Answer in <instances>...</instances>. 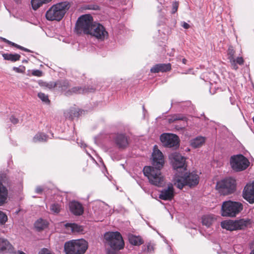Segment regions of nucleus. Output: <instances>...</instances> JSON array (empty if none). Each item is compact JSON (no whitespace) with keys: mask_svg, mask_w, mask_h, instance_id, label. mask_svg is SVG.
<instances>
[{"mask_svg":"<svg viewBox=\"0 0 254 254\" xmlns=\"http://www.w3.org/2000/svg\"><path fill=\"white\" fill-rule=\"evenodd\" d=\"M152 157V166H145L143 169V174L151 185L163 187L165 184V179L161 169L164 164V159L162 153L158 149L156 145L154 146Z\"/></svg>","mask_w":254,"mask_h":254,"instance_id":"obj_1","label":"nucleus"},{"mask_svg":"<svg viewBox=\"0 0 254 254\" xmlns=\"http://www.w3.org/2000/svg\"><path fill=\"white\" fill-rule=\"evenodd\" d=\"M75 28L84 34H90L98 39L103 40L108 36L104 27L99 23H94L93 17L89 14L80 16L76 23Z\"/></svg>","mask_w":254,"mask_h":254,"instance_id":"obj_2","label":"nucleus"},{"mask_svg":"<svg viewBox=\"0 0 254 254\" xmlns=\"http://www.w3.org/2000/svg\"><path fill=\"white\" fill-rule=\"evenodd\" d=\"M56 88L60 92L66 96L73 94H83L87 92H92L95 91L93 87L75 86L71 87L70 83L66 79L58 80L56 81Z\"/></svg>","mask_w":254,"mask_h":254,"instance_id":"obj_3","label":"nucleus"},{"mask_svg":"<svg viewBox=\"0 0 254 254\" xmlns=\"http://www.w3.org/2000/svg\"><path fill=\"white\" fill-rule=\"evenodd\" d=\"M106 243L110 247L107 249V254H120L119 251L123 249L125 244L123 237L119 232H108L104 235Z\"/></svg>","mask_w":254,"mask_h":254,"instance_id":"obj_4","label":"nucleus"},{"mask_svg":"<svg viewBox=\"0 0 254 254\" xmlns=\"http://www.w3.org/2000/svg\"><path fill=\"white\" fill-rule=\"evenodd\" d=\"M70 7L67 1L59 2L53 5L46 12V18L49 21H60Z\"/></svg>","mask_w":254,"mask_h":254,"instance_id":"obj_5","label":"nucleus"},{"mask_svg":"<svg viewBox=\"0 0 254 254\" xmlns=\"http://www.w3.org/2000/svg\"><path fill=\"white\" fill-rule=\"evenodd\" d=\"M87 248V242L83 239L71 240L64 245L65 254H84Z\"/></svg>","mask_w":254,"mask_h":254,"instance_id":"obj_6","label":"nucleus"},{"mask_svg":"<svg viewBox=\"0 0 254 254\" xmlns=\"http://www.w3.org/2000/svg\"><path fill=\"white\" fill-rule=\"evenodd\" d=\"M243 209V205L240 202L231 200L226 201L223 202L222 204L221 214L224 217H234Z\"/></svg>","mask_w":254,"mask_h":254,"instance_id":"obj_7","label":"nucleus"},{"mask_svg":"<svg viewBox=\"0 0 254 254\" xmlns=\"http://www.w3.org/2000/svg\"><path fill=\"white\" fill-rule=\"evenodd\" d=\"M250 164L248 158L241 154L233 155L230 158V165L232 170L239 172L247 169Z\"/></svg>","mask_w":254,"mask_h":254,"instance_id":"obj_8","label":"nucleus"},{"mask_svg":"<svg viewBox=\"0 0 254 254\" xmlns=\"http://www.w3.org/2000/svg\"><path fill=\"white\" fill-rule=\"evenodd\" d=\"M236 181L232 178H225L217 182L216 187L219 192L223 195L233 193L236 190Z\"/></svg>","mask_w":254,"mask_h":254,"instance_id":"obj_9","label":"nucleus"},{"mask_svg":"<svg viewBox=\"0 0 254 254\" xmlns=\"http://www.w3.org/2000/svg\"><path fill=\"white\" fill-rule=\"evenodd\" d=\"M160 139L164 147L176 149L179 146V138L176 134L168 133H163L160 135Z\"/></svg>","mask_w":254,"mask_h":254,"instance_id":"obj_10","label":"nucleus"},{"mask_svg":"<svg viewBox=\"0 0 254 254\" xmlns=\"http://www.w3.org/2000/svg\"><path fill=\"white\" fill-rule=\"evenodd\" d=\"M248 224V221L244 219L239 220H226L221 222V226L223 229H225L231 231L243 230L245 229Z\"/></svg>","mask_w":254,"mask_h":254,"instance_id":"obj_11","label":"nucleus"},{"mask_svg":"<svg viewBox=\"0 0 254 254\" xmlns=\"http://www.w3.org/2000/svg\"><path fill=\"white\" fill-rule=\"evenodd\" d=\"M8 179L6 174L0 172V206L7 202L8 197V190L3 184L8 183Z\"/></svg>","mask_w":254,"mask_h":254,"instance_id":"obj_12","label":"nucleus"},{"mask_svg":"<svg viewBox=\"0 0 254 254\" xmlns=\"http://www.w3.org/2000/svg\"><path fill=\"white\" fill-rule=\"evenodd\" d=\"M172 162L173 168L177 171L182 170L184 172L187 170L186 165V158L180 153L175 152L171 154Z\"/></svg>","mask_w":254,"mask_h":254,"instance_id":"obj_13","label":"nucleus"},{"mask_svg":"<svg viewBox=\"0 0 254 254\" xmlns=\"http://www.w3.org/2000/svg\"><path fill=\"white\" fill-rule=\"evenodd\" d=\"M235 51L233 46H230L227 51L228 59L229 60L231 67L234 70L238 69L237 64L243 65L244 64V60L242 57H237L236 59L234 58Z\"/></svg>","mask_w":254,"mask_h":254,"instance_id":"obj_14","label":"nucleus"},{"mask_svg":"<svg viewBox=\"0 0 254 254\" xmlns=\"http://www.w3.org/2000/svg\"><path fill=\"white\" fill-rule=\"evenodd\" d=\"M175 195L174 189L172 184L160 191L159 198L164 200H171Z\"/></svg>","mask_w":254,"mask_h":254,"instance_id":"obj_15","label":"nucleus"},{"mask_svg":"<svg viewBox=\"0 0 254 254\" xmlns=\"http://www.w3.org/2000/svg\"><path fill=\"white\" fill-rule=\"evenodd\" d=\"M243 197L250 203H254V183L247 185L243 191Z\"/></svg>","mask_w":254,"mask_h":254,"instance_id":"obj_16","label":"nucleus"},{"mask_svg":"<svg viewBox=\"0 0 254 254\" xmlns=\"http://www.w3.org/2000/svg\"><path fill=\"white\" fill-rule=\"evenodd\" d=\"M114 141L120 149H124L128 145V141L127 136L123 133L117 134L114 137Z\"/></svg>","mask_w":254,"mask_h":254,"instance_id":"obj_17","label":"nucleus"},{"mask_svg":"<svg viewBox=\"0 0 254 254\" xmlns=\"http://www.w3.org/2000/svg\"><path fill=\"white\" fill-rule=\"evenodd\" d=\"M187 185L190 187H194L199 183V177L195 172L185 173L183 174Z\"/></svg>","mask_w":254,"mask_h":254,"instance_id":"obj_18","label":"nucleus"},{"mask_svg":"<svg viewBox=\"0 0 254 254\" xmlns=\"http://www.w3.org/2000/svg\"><path fill=\"white\" fill-rule=\"evenodd\" d=\"M69 207L70 211L75 215H81L84 212L82 205L77 201L73 200L70 202Z\"/></svg>","mask_w":254,"mask_h":254,"instance_id":"obj_19","label":"nucleus"},{"mask_svg":"<svg viewBox=\"0 0 254 254\" xmlns=\"http://www.w3.org/2000/svg\"><path fill=\"white\" fill-rule=\"evenodd\" d=\"M171 69V64H158L154 65L151 69L152 73L164 72L170 71Z\"/></svg>","mask_w":254,"mask_h":254,"instance_id":"obj_20","label":"nucleus"},{"mask_svg":"<svg viewBox=\"0 0 254 254\" xmlns=\"http://www.w3.org/2000/svg\"><path fill=\"white\" fill-rule=\"evenodd\" d=\"M13 247L10 243L4 238H0V251L2 252H13Z\"/></svg>","mask_w":254,"mask_h":254,"instance_id":"obj_21","label":"nucleus"},{"mask_svg":"<svg viewBox=\"0 0 254 254\" xmlns=\"http://www.w3.org/2000/svg\"><path fill=\"white\" fill-rule=\"evenodd\" d=\"M168 120L169 123L170 124H171L177 121H183L185 122H187V118L183 114H176L170 116Z\"/></svg>","mask_w":254,"mask_h":254,"instance_id":"obj_22","label":"nucleus"},{"mask_svg":"<svg viewBox=\"0 0 254 254\" xmlns=\"http://www.w3.org/2000/svg\"><path fill=\"white\" fill-rule=\"evenodd\" d=\"M129 243L134 246H139L143 243L142 239L139 236L129 234L128 236Z\"/></svg>","mask_w":254,"mask_h":254,"instance_id":"obj_23","label":"nucleus"},{"mask_svg":"<svg viewBox=\"0 0 254 254\" xmlns=\"http://www.w3.org/2000/svg\"><path fill=\"white\" fill-rule=\"evenodd\" d=\"M2 56L4 60L10 61L12 62H15L20 60V55L18 54H9V53H3L2 54Z\"/></svg>","mask_w":254,"mask_h":254,"instance_id":"obj_24","label":"nucleus"},{"mask_svg":"<svg viewBox=\"0 0 254 254\" xmlns=\"http://www.w3.org/2000/svg\"><path fill=\"white\" fill-rule=\"evenodd\" d=\"M48 226L47 222L41 218L38 219L34 224V227L38 231H41Z\"/></svg>","mask_w":254,"mask_h":254,"instance_id":"obj_25","label":"nucleus"},{"mask_svg":"<svg viewBox=\"0 0 254 254\" xmlns=\"http://www.w3.org/2000/svg\"><path fill=\"white\" fill-rule=\"evenodd\" d=\"M52 0H31V3L32 8L36 10L44 4L50 2Z\"/></svg>","mask_w":254,"mask_h":254,"instance_id":"obj_26","label":"nucleus"},{"mask_svg":"<svg viewBox=\"0 0 254 254\" xmlns=\"http://www.w3.org/2000/svg\"><path fill=\"white\" fill-rule=\"evenodd\" d=\"M205 142V138L202 136H198L192 139L190 145L193 148H197L201 146Z\"/></svg>","mask_w":254,"mask_h":254,"instance_id":"obj_27","label":"nucleus"},{"mask_svg":"<svg viewBox=\"0 0 254 254\" xmlns=\"http://www.w3.org/2000/svg\"><path fill=\"white\" fill-rule=\"evenodd\" d=\"M174 184L179 189H182L185 186H187L182 173L181 175H178L176 178Z\"/></svg>","mask_w":254,"mask_h":254,"instance_id":"obj_28","label":"nucleus"},{"mask_svg":"<svg viewBox=\"0 0 254 254\" xmlns=\"http://www.w3.org/2000/svg\"><path fill=\"white\" fill-rule=\"evenodd\" d=\"M48 139V136L44 133L39 132L37 133L33 138V141L35 143L45 142Z\"/></svg>","mask_w":254,"mask_h":254,"instance_id":"obj_29","label":"nucleus"},{"mask_svg":"<svg viewBox=\"0 0 254 254\" xmlns=\"http://www.w3.org/2000/svg\"><path fill=\"white\" fill-rule=\"evenodd\" d=\"M213 221V218L210 215H205L202 217V224L205 225L207 227H209Z\"/></svg>","mask_w":254,"mask_h":254,"instance_id":"obj_30","label":"nucleus"},{"mask_svg":"<svg viewBox=\"0 0 254 254\" xmlns=\"http://www.w3.org/2000/svg\"><path fill=\"white\" fill-rule=\"evenodd\" d=\"M39 85L41 87L48 88L49 89H52L56 87V82L50 81L49 82L40 81L39 82Z\"/></svg>","mask_w":254,"mask_h":254,"instance_id":"obj_31","label":"nucleus"},{"mask_svg":"<svg viewBox=\"0 0 254 254\" xmlns=\"http://www.w3.org/2000/svg\"><path fill=\"white\" fill-rule=\"evenodd\" d=\"M51 211L54 213H58L60 212V206L58 203L52 204L50 208Z\"/></svg>","mask_w":254,"mask_h":254,"instance_id":"obj_32","label":"nucleus"},{"mask_svg":"<svg viewBox=\"0 0 254 254\" xmlns=\"http://www.w3.org/2000/svg\"><path fill=\"white\" fill-rule=\"evenodd\" d=\"M38 97L44 102L47 104L50 103V100L48 98V95L45 94L40 92L38 94Z\"/></svg>","mask_w":254,"mask_h":254,"instance_id":"obj_33","label":"nucleus"},{"mask_svg":"<svg viewBox=\"0 0 254 254\" xmlns=\"http://www.w3.org/2000/svg\"><path fill=\"white\" fill-rule=\"evenodd\" d=\"M71 230L74 232H80L83 231V227L81 226L78 225L76 224H71Z\"/></svg>","mask_w":254,"mask_h":254,"instance_id":"obj_34","label":"nucleus"},{"mask_svg":"<svg viewBox=\"0 0 254 254\" xmlns=\"http://www.w3.org/2000/svg\"><path fill=\"white\" fill-rule=\"evenodd\" d=\"M10 45L12 46H13L18 49H20L21 50H22V51H24L25 52H32L31 51H30V50L27 49V48H25L22 46H21L17 44H15L12 42H11L10 41V43L9 44Z\"/></svg>","mask_w":254,"mask_h":254,"instance_id":"obj_35","label":"nucleus"},{"mask_svg":"<svg viewBox=\"0 0 254 254\" xmlns=\"http://www.w3.org/2000/svg\"><path fill=\"white\" fill-rule=\"evenodd\" d=\"M7 220V217L6 215L3 212L0 211V224H3Z\"/></svg>","mask_w":254,"mask_h":254,"instance_id":"obj_36","label":"nucleus"},{"mask_svg":"<svg viewBox=\"0 0 254 254\" xmlns=\"http://www.w3.org/2000/svg\"><path fill=\"white\" fill-rule=\"evenodd\" d=\"M38 254H54V253L48 249L43 248L39 252Z\"/></svg>","mask_w":254,"mask_h":254,"instance_id":"obj_37","label":"nucleus"},{"mask_svg":"<svg viewBox=\"0 0 254 254\" xmlns=\"http://www.w3.org/2000/svg\"><path fill=\"white\" fill-rule=\"evenodd\" d=\"M32 74L34 76L41 77L42 76L43 73L41 70H39V69H36V70H32Z\"/></svg>","mask_w":254,"mask_h":254,"instance_id":"obj_38","label":"nucleus"},{"mask_svg":"<svg viewBox=\"0 0 254 254\" xmlns=\"http://www.w3.org/2000/svg\"><path fill=\"white\" fill-rule=\"evenodd\" d=\"M178 7H179V2L177 1L174 2L172 4V13L174 14L176 12H177Z\"/></svg>","mask_w":254,"mask_h":254,"instance_id":"obj_39","label":"nucleus"},{"mask_svg":"<svg viewBox=\"0 0 254 254\" xmlns=\"http://www.w3.org/2000/svg\"><path fill=\"white\" fill-rule=\"evenodd\" d=\"M70 113H71V118L72 119L73 117H77L79 115V111H76L75 110H70Z\"/></svg>","mask_w":254,"mask_h":254,"instance_id":"obj_40","label":"nucleus"},{"mask_svg":"<svg viewBox=\"0 0 254 254\" xmlns=\"http://www.w3.org/2000/svg\"><path fill=\"white\" fill-rule=\"evenodd\" d=\"M9 120L14 125H16L19 123V120L13 115L10 117Z\"/></svg>","mask_w":254,"mask_h":254,"instance_id":"obj_41","label":"nucleus"},{"mask_svg":"<svg viewBox=\"0 0 254 254\" xmlns=\"http://www.w3.org/2000/svg\"><path fill=\"white\" fill-rule=\"evenodd\" d=\"M89 9H93V10H99L100 6L97 4H91L90 5Z\"/></svg>","mask_w":254,"mask_h":254,"instance_id":"obj_42","label":"nucleus"},{"mask_svg":"<svg viewBox=\"0 0 254 254\" xmlns=\"http://www.w3.org/2000/svg\"><path fill=\"white\" fill-rule=\"evenodd\" d=\"M13 70L18 73H22L23 72V70L22 69L19 68V67L15 66L13 67Z\"/></svg>","mask_w":254,"mask_h":254,"instance_id":"obj_43","label":"nucleus"},{"mask_svg":"<svg viewBox=\"0 0 254 254\" xmlns=\"http://www.w3.org/2000/svg\"><path fill=\"white\" fill-rule=\"evenodd\" d=\"M43 191V189L41 187H37L36 189L35 192L37 193H41Z\"/></svg>","mask_w":254,"mask_h":254,"instance_id":"obj_44","label":"nucleus"},{"mask_svg":"<svg viewBox=\"0 0 254 254\" xmlns=\"http://www.w3.org/2000/svg\"><path fill=\"white\" fill-rule=\"evenodd\" d=\"M182 26L185 29H189L190 28V25L186 23V22H183V24Z\"/></svg>","mask_w":254,"mask_h":254,"instance_id":"obj_45","label":"nucleus"},{"mask_svg":"<svg viewBox=\"0 0 254 254\" xmlns=\"http://www.w3.org/2000/svg\"><path fill=\"white\" fill-rule=\"evenodd\" d=\"M1 39L2 40L3 42L8 44V45H9L10 43V41L8 40L7 39L4 38H1Z\"/></svg>","mask_w":254,"mask_h":254,"instance_id":"obj_46","label":"nucleus"},{"mask_svg":"<svg viewBox=\"0 0 254 254\" xmlns=\"http://www.w3.org/2000/svg\"><path fill=\"white\" fill-rule=\"evenodd\" d=\"M230 100L231 104L234 105L235 100L233 99L232 97L230 98Z\"/></svg>","mask_w":254,"mask_h":254,"instance_id":"obj_47","label":"nucleus"},{"mask_svg":"<svg viewBox=\"0 0 254 254\" xmlns=\"http://www.w3.org/2000/svg\"><path fill=\"white\" fill-rule=\"evenodd\" d=\"M187 62L188 61H187V60L186 59L184 58V59H182V63L184 64H187Z\"/></svg>","mask_w":254,"mask_h":254,"instance_id":"obj_48","label":"nucleus"},{"mask_svg":"<svg viewBox=\"0 0 254 254\" xmlns=\"http://www.w3.org/2000/svg\"><path fill=\"white\" fill-rule=\"evenodd\" d=\"M14 1L17 3H19L21 2V0H14Z\"/></svg>","mask_w":254,"mask_h":254,"instance_id":"obj_49","label":"nucleus"},{"mask_svg":"<svg viewBox=\"0 0 254 254\" xmlns=\"http://www.w3.org/2000/svg\"><path fill=\"white\" fill-rule=\"evenodd\" d=\"M250 254H254V249L250 253Z\"/></svg>","mask_w":254,"mask_h":254,"instance_id":"obj_50","label":"nucleus"},{"mask_svg":"<svg viewBox=\"0 0 254 254\" xmlns=\"http://www.w3.org/2000/svg\"><path fill=\"white\" fill-rule=\"evenodd\" d=\"M19 254H25L24 252L20 251V252H19Z\"/></svg>","mask_w":254,"mask_h":254,"instance_id":"obj_51","label":"nucleus"},{"mask_svg":"<svg viewBox=\"0 0 254 254\" xmlns=\"http://www.w3.org/2000/svg\"><path fill=\"white\" fill-rule=\"evenodd\" d=\"M142 108H143V110H145L144 106H143Z\"/></svg>","mask_w":254,"mask_h":254,"instance_id":"obj_52","label":"nucleus"},{"mask_svg":"<svg viewBox=\"0 0 254 254\" xmlns=\"http://www.w3.org/2000/svg\"><path fill=\"white\" fill-rule=\"evenodd\" d=\"M253 122L254 123V117L253 118Z\"/></svg>","mask_w":254,"mask_h":254,"instance_id":"obj_53","label":"nucleus"},{"mask_svg":"<svg viewBox=\"0 0 254 254\" xmlns=\"http://www.w3.org/2000/svg\"><path fill=\"white\" fill-rule=\"evenodd\" d=\"M147 247H148V249H149L150 246H148Z\"/></svg>","mask_w":254,"mask_h":254,"instance_id":"obj_54","label":"nucleus"}]
</instances>
